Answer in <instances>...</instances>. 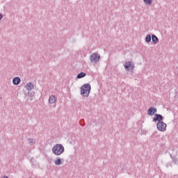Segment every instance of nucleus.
<instances>
[{
  "mask_svg": "<svg viewBox=\"0 0 178 178\" xmlns=\"http://www.w3.org/2000/svg\"><path fill=\"white\" fill-rule=\"evenodd\" d=\"M52 152L54 155H62L65 152V147L60 144H56L53 147Z\"/></svg>",
  "mask_w": 178,
  "mask_h": 178,
  "instance_id": "nucleus-1",
  "label": "nucleus"
},
{
  "mask_svg": "<svg viewBox=\"0 0 178 178\" xmlns=\"http://www.w3.org/2000/svg\"><path fill=\"white\" fill-rule=\"evenodd\" d=\"M3 178H8V177H4Z\"/></svg>",
  "mask_w": 178,
  "mask_h": 178,
  "instance_id": "nucleus-18",
  "label": "nucleus"
},
{
  "mask_svg": "<svg viewBox=\"0 0 178 178\" xmlns=\"http://www.w3.org/2000/svg\"><path fill=\"white\" fill-rule=\"evenodd\" d=\"M49 104H55L56 102V97L54 95H51L49 98Z\"/></svg>",
  "mask_w": 178,
  "mask_h": 178,
  "instance_id": "nucleus-9",
  "label": "nucleus"
},
{
  "mask_svg": "<svg viewBox=\"0 0 178 178\" xmlns=\"http://www.w3.org/2000/svg\"><path fill=\"white\" fill-rule=\"evenodd\" d=\"M157 129L159 131H165L166 130V123L161 121L157 123Z\"/></svg>",
  "mask_w": 178,
  "mask_h": 178,
  "instance_id": "nucleus-4",
  "label": "nucleus"
},
{
  "mask_svg": "<svg viewBox=\"0 0 178 178\" xmlns=\"http://www.w3.org/2000/svg\"><path fill=\"white\" fill-rule=\"evenodd\" d=\"M144 2L146 5H151V3H152V0H144Z\"/></svg>",
  "mask_w": 178,
  "mask_h": 178,
  "instance_id": "nucleus-15",
  "label": "nucleus"
},
{
  "mask_svg": "<svg viewBox=\"0 0 178 178\" xmlns=\"http://www.w3.org/2000/svg\"><path fill=\"white\" fill-rule=\"evenodd\" d=\"M33 84L31 83H27L26 85V90H33Z\"/></svg>",
  "mask_w": 178,
  "mask_h": 178,
  "instance_id": "nucleus-12",
  "label": "nucleus"
},
{
  "mask_svg": "<svg viewBox=\"0 0 178 178\" xmlns=\"http://www.w3.org/2000/svg\"><path fill=\"white\" fill-rule=\"evenodd\" d=\"M21 81H22V80L19 77H15L13 80V83L15 86H18V84H20Z\"/></svg>",
  "mask_w": 178,
  "mask_h": 178,
  "instance_id": "nucleus-8",
  "label": "nucleus"
},
{
  "mask_svg": "<svg viewBox=\"0 0 178 178\" xmlns=\"http://www.w3.org/2000/svg\"><path fill=\"white\" fill-rule=\"evenodd\" d=\"M62 161H60V159H57L55 161V165H56L57 166H59V165H61Z\"/></svg>",
  "mask_w": 178,
  "mask_h": 178,
  "instance_id": "nucleus-13",
  "label": "nucleus"
},
{
  "mask_svg": "<svg viewBox=\"0 0 178 178\" xmlns=\"http://www.w3.org/2000/svg\"><path fill=\"white\" fill-rule=\"evenodd\" d=\"M90 91H91V86L88 83L84 84L81 88V94L83 97H88Z\"/></svg>",
  "mask_w": 178,
  "mask_h": 178,
  "instance_id": "nucleus-2",
  "label": "nucleus"
},
{
  "mask_svg": "<svg viewBox=\"0 0 178 178\" xmlns=\"http://www.w3.org/2000/svg\"><path fill=\"white\" fill-rule=\"evenodd\" d=\"M153 120L154 122H161V120H163V117L159 114H155Z\"/></svg>",
  "mask_w": 178,
  "mask_h": 178,
  "instance_id": "nucleus-6",
  "label": "nucleus"
},
{
  "mask_svg": "<svg viewBox=\"0 0 178 178\" xmlns=\"http://www.w3.org/2000/svg\"><path fill=\"white\" fill-rule=\"evenodd\" d=\"M152 40L154 44H158V42H159V40L158 39V38L156 36H155V35H153L152 36Z\"/></svg>",
  "mask_w": 178,
  "mask_h": 178,
  "instance_id": "nucleus-10",
  "label": "nucleus"
},
{
  "mask_svg": "<svg viewBox=\"0 0 178 178\" xmlns=\"http://www.w3.org/2000/svg\"><path fill=\"white\" fill-rule=\"evenodd\" d=\"M124 68L126 69V70H134V65L133 64V63L127 61L125 63Z\"/></svg>",
  "mask_w": 178,
  "mask_h": 178,
  "instance_id": "nucleus-5",
  "label": "nucleus"
},
{
  "mask_svg": "<svg viewBox=\"0 0 178 178\" xmlns=\"http://www.w3.org/2000/svg\"><path fill=\"white\" fill-rule=\"evenodd\" d=\"M30 143L31 144H33L34 143V140H33V139H29Z\"/></svg>",
  "mask_w": 178,
  "mask_h": 178,
  "instance_id": "nucleus-16",
  "label": "nucleus"
},
{
  "mask_svg": "<svg viewBox=\"0 0 178 178\" xmlns=\"http://www.w3.org/2000/svg\"><path fill=\"white\" fill-rule=\"evenodd\" d=\"M2 17H3L2 14H0V20H2Z\"/></svg>",
  "mask_w": 178,
  "mask_h": 178,
  "instance_id": "nucleus-17",
  "label": "nucleus"
},
{
  "mask_svg": "<svg viewBox=\"0 0 178 178\" xmlns=\"http://www.w3.org/2000/svg\"><path fill=\"white\" fill-rule=\"evenodd\" d=\"M146 42H151V35H147L145 38Z\"/></svg>",
  "mask_w": 178,
  "mask_h": 178,
  "instance_id": "nucleus-14",
  "label": "nucleus"
},
{
  "mask_svg": "<svg viewBox=\"0 0 178 178\" xmlns=\"http://www.w3.org/2000/svg\"><path fill=\"white\" fill-rule=\"evenodd\" d=\"M154 113H156V108L151 107L150 108H149V110L147 111V115H149V116H152Z\"/></svg>",
  "mask_w": 178,
  "mask_h": 178,
  "instance_id": "nucleus-7",
  "label": "nucleus"
},
{
  "mask_svg": "<svg viewBox=\"0 0 178 178\" xmlns=\"http://www.w3.org/2000/svg\"><path fill=\"white\" fill-rule=\"evenodd\" d=\"M83 77H86L85 72H81L77 75V79H83Z\"/></svg>",
  "mask_w": 178,
  "mask_h": 178,
  "instance_id": "nucleus-11",
  "label": "nucleus"
},
{
  "mask_svg": "<svg viewBox=\"0 0 178 178\" xmlns=\"http://www.w3.org/2000/svg\"><path fill=\"white\" fill-rule=\"evenodd\" d=\"M90 62L92 63H97V62H99V59H101V56L98 54L97 53H94L90 56Z\"/></svg>",
  "mask_w": 178,
  "mask_h": 178,
  "instance_id": "nucleus-3",
  "label": "nucleus"
}]
</instances>
